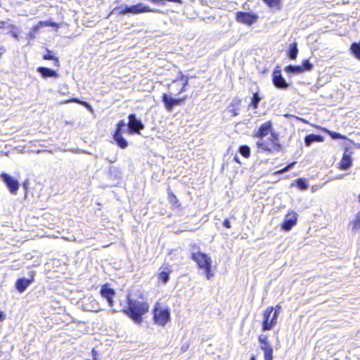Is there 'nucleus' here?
I'll return each instance as SVG.
<instances>
[{
  "instance_id": "nucleus-9",
  "label": "nucleus",
  "mask_w": 360,
  "mask_h": 360,
  "mask_svg": "<svg viewBox=\"0 0 360 360\" xmlns=\"http://www.w3.org/2000/svg\"><path fill=\"white\" fill-rule=\"evenodd\" d=\"M257 151L259 153L267 152L269 154H273L276 151L274 149V145L273 142L271 141L269 139H259L257 143Z\"/></svg>"
},
{
  "instance_id": "nucleus-37",
  "label": "nucleus",
  "mask_w": 360,
  "mask_h": 360,
  "mask_svg": "<svg viewBox=\"0 0 360 360\" xmlns=\"http://www.w3.org/2000/svg\"><path fill=\"white\" fill-rule=\"evenodd\" d=\"M270 7H276L279 5L280 0H263Z\"/></svg>"
},
{
  "instance_id": "nucleus-53",
  "label": "nucleus",
  "mask_w": 360,
  "mask_h": 360,
  "mask_svg": "<svg viewBox=\"0 0 360 360\" xmlns=\"http://www.w3.org/2000/svg\"><path fill=\"white\" fill-rule=\"evenodd\" d=\"M86 105H89L86 102H84Z\"/></svg>"
},
{
  "instance_id": "nucleus-34",
  "label": "nucleus",
  "mask_w": 360,
  "mask_h": 360,
  "mask_svg": "<svg viewBox=\"0 0 360 360\" xmlns=\"http://www.w3.org/2000/svg\"><path fill=\"white\" fill-rule=\"evenodd\" d=\"M258 341L260 343V347H264V345H265V347H268V346L271 345L268 341L267 336L265 335H259L258 338Z\"/></svg>"
},
{
  "instance_id": "nucleus-29",
  "label": "nucleus",
  "mask_w": 360,
  "mask_h": 360,
  "mask_svg": "<svg viewBox=\"0 0 360 360\" xmlns=\"http://www.w3.org/2000/svg\"><path fill=\"white\" fill-rule=\"evenodd\" d=\"M8 34H10L14 39L19 40V36L18 32H16L17 27L14 25H8Z\"/></svg>"
},
{
  "instance_id": "nucleus-15",
  "label": "nucleus",
  "mask_w": 360,
  "mask_h": 360,
  "mask_svg": "<svg viewBox=\"0 0 360 360\" xmlns=\"http://www.w3.org/2000/svg\"><path fill=\"white\" fill-rule=\"evenodd\" d=\"M100 293L101 296L107 300L108 305L112 307L114 302L113 297L115 295V290L105 285L101 287Z\"/></svg>"
},
{
  "instance_id": "nucleus-3",
  "label": "nucleus",
  "mask_w": 360,
  "mask_h": 360,
  "mask_svg": "<svg viewBox=\"0 0 360 360\" xmlns=\"http://www.w3.org/2000/svg\"><path fill=\"white\" fill-rule=\"evenodd\" d=\"M153 319L155 323L164 326L170 319V312L168 309H162L158 302L153 309Z\"/></svg>"
},
{
  "instance_id": "nucleus-30",
  "label": "nucleus",
  "mask_w": 360,
  "mask_h": 360,
  "mask_svg": "<svg viewBox=\"0 0 360 360\" xmlns=\"http://www.w3.org/2000/svg\"><path fill=\"white\" fill-rule=\"evenodd\" d=\"M239 153L245 158H249L250 155V148L247 145L240 146Z\"/></svg>"
},
{
  "instance_id": "nucleus-41",
  "label": "nucleus",
  "mask_w": 360,
  "mask_h": 360,
  "mask_svg": "<svg viewBox=\"0 0 360 360\" xmlns=\"http://www.w3.org/2000/svg\"><path fill=\"white\" fill-rule=\"evenodd\" d=\"M0 29H8V25L6 26V22L4 21H0Z\"/></svg>"
},
{
  "instance_id": "nucleus-20",
  "label": "nucleus",
  "mask_w": 360,
  "mask_h": 360,
  "mask_svg": "<svg viewBox=\"0 0 360 360\" xmlns=\"http://www.w3.org/2000/svg\"><path fill=\"white\" fill-rule=\"evenodd\" d=\"M269 134H271V137H269L268 139L271 141L273 142V144L274 145V149H276V151L280 152L282 149V146H281V144H280L278 143V141H279L278 134H276V132L273 131V130Z\"/></svg>"
},
{
  "instance_id": "nucleus-23",
  "label": "nucleus",
  "mask_w": 360,
  "mask_h": 360,
  "mask_svg": "<svg viewBox=\"0 0 360 360\" xmlns=\"http://www.w3.org/2000/svg\"><path fill=\"white\" fill-rule=\"evenodd\" d=\"M113 139L118 146L122 149L126 148L128 146L127 140L122 136V135L113 134Z\"/></svg>"
},
{
  "instance_id": "nucleus-5",
  "label": "nucleus",
  "mask_w": 360,
  "mask_h": 360,
  "mask_svg": "<svg viewBox=\"0 0 360 360\" xmlns=\"http://www.w3.org/2000/svg\"><path fill=\"white\" fill-rule=\"evenodd\" d=\"M129 122L127 124V131L129 134H141V131L145 126L141 120L138 119L135 114L131 113L128 116Z\"/></svg>"
},
{
  "instance_id": "nucleus-19",
  "label": "nucleus",
  "mask_w": 360,
  "mask_h": 360,
  "mask_svg": "<svg viewBox=\"0 0 360 360\" xmlns=\"http://www.w3.org/2000/svg\"><path fill=\"white\" fill-rule=\"evenodd\" d=\"M184 80V82L182 84V86L181 89L179 91V94L184 92L186 91V86L188 84V77L187 76H184L182 75L181 72H180V76L172 81L171 85H174L175 84H177L179 81Z\"/></svg>"
},
{
  "instance_id": "nucleus-51",
  "label": "nucleus",
  "mask_w": 360,
  "mask_h": 360,
  "mask_svg": "<svg viewBox=\"0 0 360 360\" xmlns=\"http://www.w3.org/2000/svg\"><path fill=\"white\" fill-rule=\"evenodd\" d=\"M358 198H359V202L360 203V195H359Z\"/></svg>"
},
{
  "instance_id": "nucleus-49",
  "label": "nucleus",
  "mask_w": 360,
  "mask_h": 360,
  "mask_svg": "<svg viewBox=\"0 0 360 360\" xmlns=\"http://www.w3.org/2000/svg\"><path fill=\"white\" fill-rule=\"evenodd\" d=\"M92 352H93V354H94V355L96 354V352H95V350H94V349H93Z\"/></svg>"
},
{
  "instance_id": "nucleus-25",
  "label": "nucleus",
  "mask_w": 360,
  "mask_h": 360,
  "mask_svg": "<svg viewBox=\"0 0 360 360\" xmlns=\"http://www.w3.org/2000/svg\"><path fill=\"white\" fill-rule=\"evenodd\" d=\"M285 71L289 74H300L303 72L300 65H288L285 68Z\"/></svg>"
},
{
  "instance_id": "nucleus-8",
  "label": "nucleus",
  "mask_w": 360,
  "mask_h": 360,
  "mask_svg": "<svg viewBox=\"0 0 360 360\" xmlns=\"http://www.w3.org/2000/svg\"><path fill=\"white\" fill-rule=\"evenodd\" d=\"M1 177L10 192L12 194H16L20 186L18 180L6 173H2L1 174Z\"/></svg>"
},
{
  "instance_id": "nucleus-28",
  "label": "nucleus",
  "mask_w": 360,
  "mask_h": 360,
  "mask_svg": "<svg viewBox=\"0 0 360 360\" xmlns=\"http://www.w3.org/2000/svg\"><path fill=\"white\" fill-rule=\"evenodd\" d=\"M169 201L173 207L177 208V207H179L181 205L176 196L171 191L169 193Z\"/></svg>"
},
{
  "instance_id": "nucleus-11",
  "label": "nucleus",
  "mask_w": 360,
  "mask_h": 360,
  "mask_svg": "<svg viewBox=\"0 0 360 360\" xmlns=\"http://www.w3.org/2000/svg\"><path fill=\"white\" fill-rule=\"evenodd\" d=\"M186 99L184 98H174L171 96L163 94L162 95V102L165 105V108L168 111H172L175 105H179Z\"/></svg>"
},
{
  "instance_id": "nucleus-21",
  "label": "nucleus",
  "mask_w": 360,
  "mask_h": 360,
  "mask_svg": "<svg viewBox=\"0 0 360 360\" xmlns=\"http://www.w3.org/2000/svg\"><path fill=\"white\" fill-rule=\"evenodd\" d=\"M160 271L158 274V278L162 281L163 283H167L169 280V274L171 270L167 267L160 268Z\"/></svg>"
},
{
  "instance_id": "nucleus-26",
  "label": "nucleus",
  "mask_w": 360,
  "mask_h": 360,
  "mask_svg": "<svg viewBox=\"0 0 360 360\" xmlns=\"http://www.w3.org/2000/svg\"><path fill=\"white\" fill-rule=\"evenodd\" d=\"M48 53L43 56L44 60H54L53 65L56 67L60 66V62L58 58H56L54 55L52 54V52L49 49H46Z\"/></svg>"
},
{
  "instance_id": "nucleus-47",
  "label": "nucleus",
  "mask_w": 360,
  "mask_h": 360,
  "mask_svg": "<svg viewBox=\"0 0 360 360\" xmlns=\"http://www.w3.org/2000/svg\"><path fill=\"white\" fill-rule=\"evenodd\" d=\"M73 101H74L75 102L78 103V99H77V98H75Z\"/></svg>"
},
{
  "instance_id": "nucleus-14",
  "label": "nucleus",
  "mask_w": 360,
  "mask_h": 360,
  "mask_svg": "<svg viewBox=\"0 0 360 360\" xmlns=\"http://www.w3.org/2000/svg\"><path fill=\"white\" fill-rule=\"evenodd\" d=\"M273 130L272 123L271 121L266 122L262 124L255 133L254 136L259 139H264Z\"/></svg>"
},
{
  "instance_id": "nucleus-27",
  "label": "nucleus",
  "mask_w": 360,
  "mask_h": 360,
  "mask_svg": "<svg viewBox=\"0 0 360 360\" xmlns=\"http://www.w3.org/2000/svg\"><path fill=\"white\" fill-rule=\"evenodd\" d=\"M126 127H127V124L125 123V122L124 120H120L117 124L116 130H115L114 134L122 135L123 131L124 130H127Z\"/></svg>"
},
{
  "instance_id": "nucleus-36",
  "label": "nucleus",
  "mask_w": 360,
  "mask_h": 360,
  "mask_svg": "<svg viewBox=\"0 0 360 360\" xmlns=\"http://www.w3.org/2000/svg\"><path fill=\"white\" fill-rule=\"evenodd\" d=\"M295 164V162H292V163L288 164L286 167H285L282 169H280V170H278L277 172H275L274 174H283V173H285L286 172H288L291 168H292V167L294 166Z\"/></svg>"
},
{
  "instance_id": "nucleus-7",
  "label": "nucleus",
  "mask_w": 360,
  "mask_h": 360,
  "mask_svg": "<svg viewBox=\"0 0 360 360\" xmlns=\"http://www.w3.org/2000/svg\"><path fill=\"white\" fill-rule=\"evenodd\" d=\"M354 153L353 146H347L345 148V151L340 162V167L343 170L348 169L352 165V155Z\"/></svg>"
},
{
  "instance_id": "nucleus-45",
  "label": "nucleus",
  "mask_w": 360,
  "mask_h": 360,
  "mask_svg": "<svg viewBox=\"0 0 360 360\" xmlns=\"http://www.w3.org/2000/svg\"><path fill=\"white\" fill-rule=\"evenodd\" d=\"M4 319H5V315L4 314V313L1 311H0V321H3Z\"/></svg>"
},
{
  "instance_id": "nucleus-2",
  "label": "nucleus",
  "mask_w": 360,
  "mask_h": 360,
  "mask_svg": "<svg viewBox=\"0 0 360 360\" xmlns=\"http://www.w3.org/2000/svg\"><path fill=\"white\" fill-rule=\"evenodd\" d=\"M154 11H155L153 9L150 8L148 6L143 3H139L133 6L122 5L120 6H117L113 9L112 13L119 15H126L128 13L136 15L139 13Z\"/></svg>"
},
{
  "instance_id": "nucleus-44",
  "label": "nucleus",
  "mask_w": 360,
  "mask_h": 360,
  "mask_svg": "<svg viewBox=\"0 0 360 360\" xmlns=\"http://www.w3.org/2000/svg\"><path fill=\"white\" fill-rule=\"evenodd\" d=\"M230 111H231V112H233V115L234 116H236V115H238V112H237V110H236V109H235V108H233V109H232V110H231Z\"/></svg>"
},
{
  "instance_id": "nucleus-4",
  "label": "nucleus",
  "mask_w": 360,
  "mask_h": 360,
  "mask_svg": "<svg viewBox=\"0 0 360 360\" xmlns=\"http://www.w3.org/2000/svg\"><path fill=\"white\" fill-rule=\"evenodd\" d=\"M273 307H269L264 313L263 331L271 330L277 323V313H273Z\"/></svg>"
},
{
  "instance_id": "nucleus-13",
  "label": "nucleus",
  "mask_w": 360,
  "mask_h": 360,
  "mask_svg": "<svg viewBox=\"0 0 360 360\" xmlns=\"http://www.w3.org/2000/svg\"><path fill=\"white\" fill-rule=\"evenodd\" d=\"M297 214L294 212L288 213L284 218V221L281 225L283 230L285 231H290L297 223Z\"/></svg>"
},
{
  "instance_id": "nucleus-22",
  "label": "nucleus",
  "mask_w": 360,
  "mask_h": 360,
  "mask_svg": "<svg viewBox=\"0 0 360 360\" xmlns=\"http://www.w3.org/2000/svg\"><path fill=\"white\" fill-rule=\"evenodd\" d=\"M298 49L297 43L294 42L292 44H290L288 51V56L289 58L291 60H295L296 59Z\"/></svg>"
},
{
  "instance_id": "nucleus-43",
  "label": "nucleus",
  "mask_w": 360,
  "mask_h": 360,
  "mask_svg": "<svg viewBox=\"0 0 360 360\" xmlns=\"http://www.w3.org/2000/svg\"><path fill=\"white\" fill-rule=\"evenodd\" d=\"M6 52V49L4 46L0 47V58L2 56V55Z\"/></svg>"
},
{
  "instance_id": "nucleus-46",
  "label": "nucleus",
  "mask_w": 360,
  "mask_h": 360,
  "mask_svg": "<svg viewBox=\"0 0 360 360\" xmlns=\"http://www.w3.org/2000/svg\"><path fill=\"white\" fill-rule=\"evenodd\" d=\"M250 360H257L254 356H252Z\"/></svg>"
},
{
  "instance_id": "nucleus-38",
  "label": "nucleus",
  "mask_w": 360,
  "mask_h": 360,
  "mask_svg": "<svg viewBox=\"0 0 360 360\" xmlns=\"http://www.w3.org/2000/svg\"><path fill=\"white\" fill-rule=\"evenodd\" d=\"M330 137L333 139H345V136L338 132L328 131Z\"/></svg>"
},
{
  "instance_id": "nucleus-33",
  "label": "nucleus",
  "mask_w": 360,
  "mask_h": 360,
  "mask_svg": "<svg viewBox=\"0 0 360 360\" xmlns=\"http://www.w3.org/2000/svg\"><path fill=\"white\" fill-rule=\"evenodd\" d=\"M296 186L301 190H306L308 188V184L306 180L303 179H297L295 181Z\"/></svg>"
},
{
  "instance_id": "nucleus-42",
  "label": "nucleus",
  "mask_w": 360,
  "mask_h": 360,
  "mask_svg": "<svg viewBox=\"0 0 360 360\" xmlns=\"http://www.w3.org/2000/svg\"><path fill=\"white\" fill-rule=\"evenodd\" d=\"M281 309V307L280 306L277 305L276 307L275 311H273V313H277V316H278Z\"/></svg>"
},
{
  "instance_id": "nucleus-39",
  "label": "nucleus",
  "mask_w": 360,
  "mask_h": 360,
  "mask_svg": "<svg viewBox=\"0 0 360 360\" xmlns=\"http://www.w3.org/2000/svg\"><path fill=\"white\" fill-rule=\"evenodd\" d=\"M211 267H212V265L209 266V269H207V268L203 269L205 270L206 277L208 280L210 279L212 276H213V274L211 273Z\"/></svg>"
},
{
  "instance_id": "nucleus-48",
  "label": "nucleus",
  "mask_w": 360,
  "mask_h": 360,
  "mask_svg": "<svg viewBox=\"0 0 360 360\" xmlns=\"http://www.w3.org/2000/svg\"><path fill=\"white\" fill-rule=\"evenodd\" d=\"M234 159H235V160H236V162H239V161H238V158L235 157V158H234Z\"/></svg>"
},
{
  "instance_id": "nucleus-24",
  "label": "nucleus",
  "mask_w": 360,
  "mask_h": 360,
  "mask_svg": "<svg viewBox=\"0 0 360 360\" xmlns=\"http://www.w3.org/2000/svg\"><path fill=\"white\" fill-rule=\"evenodd\" d=\"M262 350L264 352V360H273V348L271 345L261 347Z\"/></svg>"
},
{
  "instance_id": "nucleus-6",
  "label": "nucleus",
  "mask_w": 360,
  "mask_h": 360,
  "mask_svg": "<svg viewBox=\"0 0 360 360\" xmlns=\"http://www.w3.org/2000/svg\"><path fill=\"white\" fill-rule=\"evenodd\" d=\"M191 257L197 263L200 269H209V266L212 265L211 257L200 251L192 252Z\"/></svg>"
},
{
  "instance_id": "nucleus-12",
  "label": "nucleus",
  "mask_w": 360,
  "mask_h": 360,
  "mask_svg": "<svg viewBox=\"0 0 360 360\" xmlns=\"http://www.w3.org/2000/svg\"><path fill=\"white\" fill-rule=\"evenodd\" d=\"M272 81L274 85L278 89H286L289 86V84L282 76L281 71L280 70H276L274 71Z\"/></svg>"
},
{
  "instance_id": "nucleus-54",
  "label": "nucleus",
  "mask_w": 360,
  "mask_h": 360,
  "mask_svg": "<svg viewBox=\"0 0 360 360\" xmlns=\"http://www.w3.org/2000/svg\"><path fill=\"white\" fill-rule=\"evenodd\" d=\"M335 360H338V359H335Z\"/></svg>"
},
{
  "instance_id": "nucleus-18",
  "label": "nucleus",
  "mask_w": 360,
  "mask_h": 360,
  "mask_svg": "<svg viewBox=\"0 0 360 360\" xmlns=\"http://www.w3.org/2000/svg\"><path fill=\"white\" fill-rule=\"evenodd\" d=\"M324 141V138L323 136L319 134H311L307 135L304 137V144L306 146H310L314 142H323Z\"/></svg>"
},
{
  "instance_id": "nucleus-17",
  "label": "nucleus",
  "mask_w": 360,
  "mask_h": 360,
  "mask_svg": "<svg viewBox=\"0 0 360 360\" xmlns=\"http://www.w3.org/2000/svg\"><path fill=\"white\" fill-rule=\"evenodd\" d=\"M37 70L44 79H47L48 77L57 78L59 77L58 73L56 70H53L49 68L39 67Z\"/></svg>"
},
{
  "instance_id": "nucleus-32",
  "label": "nucleus",
  "mask_w": 360,
  "mask_h": 360,
  "mask_svg": "<svg viewBox=\"0 0 360 360\" xmlns=\"http://www.w3.org/2000/svg\"><path fill=\"white\" fill-rule=\"evenodd\" d=\"M261 101V98L258 93H254L252 95V98L251 100V105L255 108H257L258 104L259 101Z\"/></svg>"
},
{
  "instance_id": "nucleus-10",
  "label": "nucleus",
  "mask_w": 360,
  "mask_h": 360,
  "mask_svg": "<svg viewBox=\"0 0 360 360\" xmlns=\"http://www.w3.org/2000/svg\"><path fill=\"white\" fill-rule=\"evenodd\" d=\"M257 15L247 12H238L236 14V20L238 22L251 25L257 20Z\"/></svg>"
},
{
  "instance_id": "nucleus-16",
  "label": "nucleus",
  "mask_w": 360,
  "mask_h": 360,
  "mask_svg": "<svg viewBox=\"0 0 360 360\" xmlns=\"http://www.w3.org/2000/svg\"><path fill=\"white\" fill-rule=\"evenodd\" d=\"M34 281V274L32 272V276L30 279H27L25 278H19L16 281L15 288L18 292H22L26 288Z\"/></svg>"
},
{
  "instance_id": "nucleus-1",
  "label": "nucleus",
  "mask_w": 360,
  "mask_h": 360,
  "mask_svg": "<svg viewBox=\"0 0 360 360\" xmlns=\"http://www.w3.org/2000/svg\"><path fill=\"white\" fill-rule=\"evenodd\" d=\"M149 310V304L147 302H141L133 299L129 295L127 296V306H122L119 309H112L113 313L122 311L136 323L141 324L142 316Z\"/></svg>"
},
{
  "instance_id": "nucleus-35",
  "label": "nucleus",
  "mask_w": 360,
  "mask_h": 360,
  "mask_svg": "<svg viewBox=\"0 0 360 360\" xmlns=\"http://www.w3.org/2000/svg\"><path fill=\"white\" fill-rule=\"evenodd\" d=\"M300 67L302 69V72H305L311 70L313 68V65L309 62V60H304Z\"/></svg>"
},
{
  "instance_id": "nucleus-31",
  "label": "nucleus",
  "mask_w": 360,
  "mask_h": 360,
  "mask_svg": "<svg viewBox=\"0 0 360 360\" xmlns=\"http://www.w3.org/2000/svg\"><path fill=\"white\" fill-rule=\"evenodd\" d=\"M360 229V212H358L355 219L352 221V231H356Z\"/></svg>"
},
{
  "instance_id": "nucleus-52",
  "label": "nucleus",
  "mask_w": 360,
  "mask_h": 360,
  "mask_svg": "<svg viewBox=\"0 0 360 360\" xmlns=\"http://www.w3.org/2000/svg\"><path fill=\"white\" fill-rule=\"evenodd\" d=\"M342 175H340L338 178L340 179V178H342Z\"/></svg>"
},
{
  "instance_id": "nucleus-50",
  "label": "nucleus",
  "mask_w": 360,
  "mask_h": 360,
  "mask_svg": "<svg viewBox=\"0 0 360 360\" xmlns=\"http://www.w3.org/2000/svg\"><path fill=\"white\" fill-rule=\"evenodd\" d=\"M51 26H53V27L56 26V23H52Z\"/></svg>"
},
{
  "instance_id": "nucleus-40",
  "label": "nucleus",
  "mask_w": 360,
  "mask_h": 360,
  "mask_svg": "<svg viewBox=\"0 0 360 360\" xmlns=\"http://www.w3.org/2000/svg\"><path fill=\"white\" fill-rule=\"evenodd\" d=\"M223 225L227 229L231 228V223L228 219H224V221L223 222Z\"/></svg>"
}]
</instances>
